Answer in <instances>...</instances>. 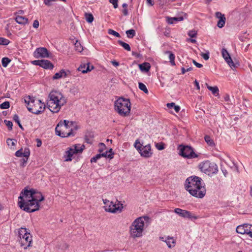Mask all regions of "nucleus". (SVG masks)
<instances>
[{
    "label": "nucleus",
    "instance_id": "46",
    "mask_svg": "<svg viewBox=\"0 0 252 252\" xmlns=\"http://www.w3.org/2000/svg\"><path fill=\"white\" fill-rule=\"evenodd\" d=\"M99 149L98 150V152L99 154H101L103 153V151L106 149L105 145L103 143H100L99 144Z\"/></svg>",
    "mask_w": 252,
    "mask_h": 252
},
{
    "label": "nucleus",
    "instance_id": "64",
    "mask_svg": "<svg viewBox=\"0 0 252 252\" xmlns=\"http://www.w3.org/2000/svg\"><path fill=\"white\" fill-rule=\"evenodd\" d=\"M249 229H250V231L252 232L250 234V237L252 238V225H250V226H248Z\"/></svg>",
    "mask_w": 252,
    "mask_h": 252
},
{
    "label": "nucleus",
    "instance_id": "12",
    "mask_svg": "<svg viewBox=\"0 0 252 252\" xmlns=\"http://www.w3.org/2000/svg\"><path fill=\"white\" fill-rule=\"evenodd\" d=\"M140 145V142L136 140L134 144V147L139 151L141 156L145 158H150L152 156L153 153L151 152V147L150 144H148L145 146H137V144Z\"/></svg>",
    "mask_w": 252,
    "mask_h": 252
},
{
    "label": "nucleus",
    "instance_id": "61",
    "mask_svg": "<svg viewBox=\"0 0 252 252\" xmlns=\"http://www.w3.org/2000/svg\"><path fill=\"white\" fill-rule=\"evenodd\" d=\"M194 84H195V85L197 89V90H199L200 89V87H199V83L197 81V80H195Z\"/></svg>",
    "mask_w": 252,
    "mask_h": 252
},
{
    "label": "nucleus",
    "instance_id": "48",
    "mask_svg": "<svg viewBox=\"0 0 252 252\" xmlns=\"http://www.w3.org/2000/svg\"><path fill=\"white\" fill-rule=\"evenodd\" d=\"M75 46L76 49L78 52H81L83 50V47L80 44V43H78L77 42L75 44Z\"/></svg>",
    "mask_w": 252,
    "mask_h": 252
},
{
    "label": "nucleus",
    "instance_id": "39",
    "mask_svg": "<svg viewBox=\"0 0 252 252\" xmlns=\"http://www.w3.org/2000/svg\"><path fill=\"white\" fill-rule=\"evenodd\" d=\"M139 88L142 91H143L145 94L148 93V90L145 86L143 83H139Z\"/></svg>",
    "mask_w": 252,
    "mask_h": 252
},
{
    "label": "nucleus",
    "instance_id": "15",
    "mask_svg": "<svg viewBox=\"0 0 252 252\" xmlns=\"http://www.w3.org/2000/svg\"><path fill=\"white\" fill-rule=\"evenodd\" d=\"M221 54L223 58L226 62V63H228V64L230 66V67L232 69L235 68V65L233 63L229 53L225 48L222 49Z\"/></svg>",
    "mask_w": 252,
    "mask_h": 252
},
{
    "label": "nucleus",
    "instance_id": "23",
    "mask_svg": "<svg viewBox=\"0 0 252 252\" xmlns=\"http://www.w3.org/2000/svg\"><path fill=\"white\" fill-rule=\"evenodd\" d=\"M184 19L183 16H180L178 17H166V21L169 24H173L174 22L182 21Z\"/></svg>",
    "mask_w": 252,
    "mask_h": 252
},
{
    "label": "nucleus",
    "instance_id": "3",
    "mask_svg": "<svg viewBox=\"0 0 252 252\" xmlns=\"http://www.w3.org/2000/svg\"><path fill=\"white\" fill-rule=\"evenodd\" d=\"M66 103V99L61 93L52 91L49 94L47 105L51 112L58 113Z\"/></svg>",
    "mask_w": 252,
    "mask_h": 252
},
{
    "label": "nucleus",
    "instance_id": "25",
    "mask_svg": "<svg viewBox=\"0 0 252 252\" xmlns=\"http://www.w3.org/2000/svg\"><path fill=\"white\" fill-rule=\"evenodd\" d=\"M139 67L142 71L148 72L151 68L150 64L149 63H144L139 64Z\"/></svg>",
    "mask_w": 252,
    "mask_h": 252
},
{
    "label": "nucleus",
    "instance_id": "8",
    "mask_svg": "<svg viewBox=\"0 0 252 252\" xmlns=\"http://www.w3.org/2000/svg\"><path fill=\"white\" fill-rule=\"evenodd\" d=\"M200 170L205 174L210 175L216 174L218 171L217 165L214 162L206 160L201 162L199 165Z\"/></svg>",
    "mask_w": 252,
    "mask_h": 252
},
{
    "label": "nucleus",
    "instance_id": "35",
    "mask_svg": "<svg viewBox=\"0 0 252 252\" xmlns=\"http://www.w3.org/2000/svg\"><path fill=\"white\" fill-rule=\"evenodd\" d=\"M126 34L128 38H132L135 35V31L130 29L126 31Z\"/></svg>",
    "mask_w": 252,
    "mask_h": 252
},
{
    "label": "nucleus",
    "instance_id": "9",
    "mask_svg": "<svg viewBox=\"0 0 252 252\" xmlns=\"http://www.w3.org/2000/svg\"><path fill=\"white\" fill-rule=\"evenodd\" d=\"M103 202L105 205L104 207L105 210L106 212L117 213H120L122 211L123 204L120 202H118V203H114L107 199H103Z\"/></svg>",
    "mask_w": 252,
    "mask_h": 252
},
{
    "label": "nucleus",
    "instance_id": "11",
    "mask_svg": "<svg viewBox=\"0 0 252 252\" xmlns=\"http://www.w3.org/2000/svg\"><path fill=\"white\" fill-rule=\"evenodd\" d=\"M178 150H179V155L184 158H193L198 157L190 146L180 145Z\"/></svg>",
    "mask_w": 252,
    "mask_h": 252
},
{
    "label": "nucleus",
    "instance_id": "53",
    "mask_svg": "<svg viewBox=\"0 0 252 252\" xmlns=\"http://www.w3.org/2000/svg\"><path fill=\"white\" fill-rule=\"evenodd\" d=\"M245 234H248L250 236L251 233H252L251 231H250V229H249L248 226H250V224H245Z\"/></svg>",
    "mask_w": 252,
    "mask_h": 252
},
{
    "label": "nucleus",
    "instance_id": "16",
    "mask_svg": "<svg viewBox=\"0 0 252 252\" xmlns=\"http://www.w3.org/2000/svg\"><path fill=\"white\" fill-rule=\"evenodd\" d=\"M215 16L217 18L219 19L217 23L218 27L220 28L223 27L226 20L224 15L221 14L220 12H217L215 13Z\"/></svg>",
    "mask_w": 252,
    "mask_h": 252
},
{
    "label": "nucleus",
    "instance_id": "31",
    "mask_svg": "<svg viewBox=\"0 0 252 252\" xmlns=\"http://www.w3.org/2000/svg\"><path fill=\"white\" fill-rule=\"evenodd\" d=\"M165 53L169 54V59L170 60V62L171 63L172 65H175V55H174V54L170 51H166L165 52Z\"/></svg>",
    "mask_w": 252,
    "mask_h": 252
},
{
    "label": "nucleus",
    "instance_id": "49",
    "mask_svg": "<svg viewBox=\"0 0 252 252\" xmlns=\"http://www.w3.org/2000/svg\"><path fill=\"white\" fill-rule=\"evenodd\" d=\"M156 147L158 150H163L165 148L164 145L163 143H160V144L157 143L156 145Z\"/></svg>",
    "mask_w": 252,
    "mask_h": 252
},
{
    "label": "nucleus",
    "instance_id": "54",
    "mask_svg": "<svg viewBox=\"0 0 252 252\" xmlns=\"http://www.w3.org/2000/svg\"><path fill=\"white\" fill-rule=\"evenodd\" d=\"M181 70H182V73L183 74H185L186 72L187 71H191L192 70V67H190L187 69H185L184 67H182L181 68Z\"/></svg>",
    "mask_w": 252,
    "mask_h": 252
},
{
    "label": "nucleus",
    "instance_id": "30",
    "mask_svg": "<svg viewBox=\"0 0 252 252\" xmlns=\"http://www.w3.org/2000/svg\"><path fill=\"white\" fill-rule=\"evenodd\" d=\"M245 224L243 225H239L236 228V232L238 233L241 234H245Z\"/></svg>",
    "mask_w": 252,
    "mask_h": 252
},
{
    "label": "nucleus",
    "instance_id": "1",
    "mask_svg": "<svg viewBox=\"0 0 252 252\" xmlns=\"http://www.w3.org/2000/svg\"><path fill=\"white\" fill-rule=\"evenodd\" d=\"M44 200L42 193L34 189H28L25 188L19 197L18 205L24 211L32 213L39 209V203Z\"/></svg>",
    "mask_w": 252,
    "mask_h": 252
},
{
    "label": "nucleus",
    "instance_id": "44",
    "mask_svg": "<svg viewBox=\"0 0 252 252\" xmlns=\"http://www.w3.org/2000/svg\"><path fill=\"white\" fill-rule=\"evenodd\" d=\"M209 52L207 51L206 53H201L200 56L206 61L208 60L209 58Z\"/></svg>",
    "mask_w": 252,
    "mask_h": 252
},
{
    "label": "nucleus",
    "instance_id": "24",
    "mask_svg": "<svg viewBox=\"0 0 252 252\" xmlns=\"http://www.w3.org/2000/svg\"><path fill=\"white\" fill-rule=\"evenodd\" d=\"M165 242L169 248H173L175 246V240L173 237H166Z\"/></svg>",
    "mask_w": 252,
    "mask_h": 252
},
{
    "label": "nucleus",
    "instance_id": "4",
    "mask_svg": "<svg viewBox=\"0 0 252 252\" xmlns=\"http://www.w3.org/2000/svg\"><path fill=\"white\" fill-rule=\"evenodd\" d=\"M77 129L75 122L64 120L60 121L56 127V134L61 137L74 135L73 131Z\"/></svg>",
    "mask_w": 252,
    "mask_h": 252
},
{
    "label": "nucleus",
    "instance_id": "59",
    "mask_svg": "<svg viewBox=\"0 0 252 252\" xmlns=\"http://www.w3.org/2000/svg\"><path fill=\"white\" fill-rule=\"evenodd\" d=\"M123 13L125 16H127L128 15V10L127 8H124L123 10Z\"/></svg>",
    "mask_w": 252,
    "mask_h": 252
},
{
    "label": "nucleus",
    "instance_id": "26",
    "mask_svg": "<svg viewBox=\"0 0 252 252\" xmlns=\"http://www.w3.org/2000/svg\"><path fill=\"white\" fill-rule=\"evenodd\" d=\"M205 85L206 86L207 89L212 92L213 94L215 96H218L219 95V90L217 86L211 87L209 86L207 83H206Z\"/></svg>",
    "mask_w": 252,
    "mask_h": 252
},
{
    "label": "nucleus",
    "instance_id": "7",
    "mask_svg": "<svg viewBox=\"0 0 252 252\" xmlns=\"http://www.w3.org/2000/svg\"><path fill=\"white\" fill-rule=\"evenodd\" d=\"M148 219L147 217H139L134 220L130 227V233L132 237H139L142 236L144 222Z\"/></svg>",
    "mask_w": 252,
    "mask_h": 252
},
{
    "label": "nucleus",
    "instance_id": "36",
    "mask_svg": "<svg viewBox=\"0 0 252 252\" xmlns=\"http://www.w3.org/2000/svg\"><path fill=\"white\" fill-rule=\"evenodd\" d=\"M204 139L208 145L210 146H213L215 145L213 140L211 138L210 136L206 135L204 137Z\"/></svg>",
    "mask_w": 252,
    "mask_h": 252
},
{
    "label": "nucleus",
    "instance_id": "33",
    "mask_svg": "<svg viewBox=\"0 0 252 252\" xmlns=\"http://www.w3.org/2000/svg\"><path fill=\"white\" fill-rule=\"evenodd\" d=\"M85 16L86 20L89 23H91L94 21V16L91 13H85Z\"/></svg>",
    "mask_w": 252,
    "mask_h": 252
},
{
    "label": "nucleus",
    "instance_id": "38",
    "mask_svg": "<svg viewBox=\"0 0 252 252\" xmlns=\"http://www.w3.org/2000/svg\"><path fill=\"white\" fill-rule=\"evenodd\" d=\"M17 142V141L15 139H8L7 140V144L9 147L12 148L14 146Z\"/></svg>",
    "mask_w": 252,
    "mask_h": 252
},
{
    "label": "nucleus",
    "instance_id": "55",
    "mask_svg": "<svg viewBox=\"0 0 252 252\" xmlns=\"http://www.w3.org/2000/svg\"><path fill=\"white\" fill-rule=\"evenodd\" d=\"M38 27H39V22L37 20H35L33 21V27L34 28L37 29Z\"/></svg>",
    "mask_w": 252,
    "mask_h": 252
},
{
    "label": "nucleus",
    "instance_id": "6",
    "mask_svg": "<svg viewBox=\"0 0 252 252\" xmlns=\"http://www.w3.org/2000/svg\"><path fill=\"white\" fill-rule=\"evenodd\" d=\"M130 102L128 99L120 97L115 102L114 109L120 116L126 117L130 113Z\"/></svg>",
    "mask_w": 252,
    "mask_h": 252
},
{
    "label": "nucleus",
    "instance_id": "62",
    "mask_svg": "<svg viewBox=\"0 0 252 252\" xmlns=\"http://www.w3.org/2000/svg\"><path fill=\"white\" fill-rule=\"evenodd\" d=\"M112 63L113 65H114L115 66H117L119 65V63L116 61H113Z\"/></svg>",
    "mask_w": 252,
    "mask_h": 252
},
{
    "label": "nucleus",
    "instance_id": "56",
    "mask_svg": "<svg viewBox=\"0 0 252 252\" xmlns=\"http://www.w3.org/2000/svg\"><path fill=\"white\" fill-rule=\"evenodd\" d=\"M55 0H44V3L48 6H50L52 5V2L54 1Z\"/></svg>",
    "mask_w": 252,
    "mask_h": 252
},
{
    "label": "nucleus",
    "instance_id": "19",
    "mask_svg": "<svg viewBox=\"0 0 252 252\" xmlns=\"http://www.w3.org/2000/svg\"><path fill=\"white\" fill-rule=\"evenodd\" d=\"M30 155V150L28 148L25 149L24 152H23L22 149H21L15 153V156L17 157L29 158Z\"/></svg>",
    "mask_w": 252,
    "mask_h": 252
},
{
    "label": "nucleus",
    "instance_id": "52",
    "mask_svg": "<svg viewBox=\"0 0 252 252\" xmlns=\"http://www.w3.org/2000/svg\"><path fill=\"white\" fill-rule=\"evenodd\" d=\"M197 34V33L195 31H189L188 33L189 36L191 37H196V35Z\"/></svg>",
    "mask_w": 252,
    "mask_h": 252
},
{
    "label": "nucleus",
    "instance_id": "37",
    "mask_svg": "<svg viewBox=\"0 0 252 252\" xmlns=\"http://www.w3.org/2000/svg\"><path fill=\"white\" fill-rule=\"evenodd\" d=\"M101 157L107 158L109 159H112L114 157V153L109 154L108 151H106L101 154Z\"/></svg>",
    "mask_w": 252,
    "mask_h": 252
},
{
    "label": "nucleus",
    "instance_id": "22",
    "mask_svg": "<svg viewBox=\"0 0 252 252\" xmlns=\"http://www.w3.org/2000/svg\"><path fill=\"white\" fill-rule=\"evenodd\" d=\"M93 68V66H92L91 68H90L89 63H87V64H81L80 66L78 68V70L79 71H81L82 73H85L88 72V71H90Z\"/></svg>",
    "mask_w": 252,
    "mask_h": 252
},
{
    "label": "nucleus",
    "instance_id": "28",
    "mask_svg": "<svg viewBox=\"0 0 252 252\" xmlns=\"http://www.w3.org/2000/svg\"><path fill=\"white\" fill-rule=\"evenodd\" d=\"M167 107L169 109L174 108L177 113L179 112L180 110V107L178 105H176L174 102L167 103Z\"/></svg>",
    "mask_w": 252,
    "mask_h": 252
},
{
    "label": "nucleus",
    "instance_id": "40",
    "mask_svg": "<svg viewBox=\"0 0 252 252\" xmlns=\"http://www.w3.org/2000/svg\"><path fill=\"white\" fill-rule=\"evenodd\" d=\"M13 120L18 125V126L22 129H23V127L20 123L19 116L17 114H15L13 116Z\"/></svg>",
    "mask_w": 252,
    "mask_h": 252
},
{
    "label": "nucleus",
    "instance_id": "58",
    "mask_svg": "<svg viewBox=\"0 0 252 252\" xmlns=\"http://www.w3.org/2000/svg\"><path fill=\"white\" fill-rule=\"evenodd\" d=\"M193 63L198 68H200L202 66V65L199 63H197L195 60H192Z\"/></svg>",
    "mask_w": 252,
    "mask_h": 252
},
{
    "label": "nucleus",
    "instance_id": "21",
    "mask_svg": "<svg viewBox=\"0 0 252 252\" xmlns=\"http://www.w3.org/2000/svg\"><path fill=\"white\" fill-rule=\"evenodd\" d=\"M15 21L19 24L25 25L28 22V19L25 17L17 15L14 18Z\"/></svg>",
    "mask_w": 252,
    "mask_h": 252
},
{
    "label": "nucleus",
    "instance_id": "41",
    "mask_svg": "<svg viewBox=\"0 0 252 252\" xmlns=\"http://www.w3.org/2000/svg\"><path fill=\"white\" fill-rule=\"evenodd\" d=\"M8 39L0 37V45H7L9 43Z\"/></svg>",
    "mask_w": 252,
    "mask_h": 252
},
{
    "label": "nucleus",
    "instance_id": "17",
    "mask_svg": "<svg viewBox=\"0 0 252 252\" xmlns=\"http://www.w3.org/2000/svg\"><path fill=\"white\" fill-rule=\"evenodd\" d=\"M75 152H76L75 148H72V147L68 148L67 150L65 151V155H64L65 161H71L72 160V157L75 154Z\"/></svg>",
    "mask_w": 252,
    "mask_h": 252
},
{
    "label": "nucleus",
    "instance_id": "20",
    "mask_svg": "<svg viewBox=\"0 0 252 252\" xmlns=\"http://www.w3.org/2000/svg\"><path fill=\"white\" fill-rule=\"evenodd\" d=\"M41 65L40 67L42 68L47 69H52L54 68L53 64L49 61L46 60H41Z\"/></svg>",
    "mask_w": 252,
    "mask_h": 252
},
{
    "label": "nucleus",
    "instance_id": "51",
    "mask_svg": "<svg viewBox=\"0 0 252 252\" xmlns=\"http://www.w3.org/2000/svg\"><path fill=\"white\" fill-rule=\"evenodd\" d=\"M118 0H109V2L113 5L115 8H117L118 6Z\"/></svg>",
    "mask_w": 252,
    "mask_h": 252
},
{
    "label": "nucleus",
    "instance_id": "14",
    "mask_svg": "<svg viewBox=\"0 0 252 252\" xmlns=\"http://www.w3.org/2000/svg\"><path fill=\"white\" fill-rule=\"evenodd\" d=\"M49 52L44 47H39L36 49L33 53L34 57L36 58H45L49 57Z\"/></svg>",
    "mask_w": 252,
    "mask_h": 252
},
{
    "label": "nucleus",
    "instance_id": "47",
    "mask_svg": "<svg viewBox=\"0 0 252 252\" xmlns=\"http://www.w3.org/2000/svg\"><path fill=\"white\" fill-rule=\"evenodd\" d=\"M101 157V154H97L95 156L91 159V162H96L97 160Z\"/></svg>",
    "mask_w": 252,
    "mask_h": 252
},
{
    "label": "nucleus",
    "instance_id": "50",
    "mask_svg": "<svg viewBox=\"0 0 252 252\" xmlns=\"http://www.w3.org/2000/svg\"><path fill=\"white\" fill-rule=\"evenodd\" d=\"M28 159V158H23L20 160V162H21L20 165L21 166L24 167L25 166L26 164L27 163Z\"/></svg>",
    "mask_w": 252,
    "mask_h": 252
},
{
    "label": "nucleus",
    "instance_id": "10",
    "mask_svg": "<svg viewBox=\"0 0 252 252\" xmlns=\"http://www.w3.org/2000/svg\"><path fill=\"white\" fill-rule=\"evenodd\" d=\"M19 236L21 239V245L24 247L25 249L31 246L32 242V236L28 232L26 228H21L19 231Z\"/></svg>",
    "mask_w": 252,
    "mask_h": 252
},
{
    "label": "nucleus",
    "instance_id": "34",
    "mask_svg": "<svg viewBox=\"0 0 252 252\" xmlns=\"http://www.w3.org/2000/svg\"><path fill=\"white\" fill-rule=\"evenodd\" d=\"M10 62H11V60L9 59L8 58L4 57L1 60L2 65L4 67H6Z\"/></svg>",
    "mask_w": 252,
    "mask_h": 252
},
{
    "label": "nucleus",
    "instance_id": "32",
    "mask_svg": "<svg viewBox=\"0 0 252 252\" xmlns=\"http://www.w3.org/2000/svg\"><path fill=\"white\" fill-rule=\"evenodd\" d=\"M118 42L121 46H122L126 51H130L131 48L128 44L125 43L122 40H118Z\"/></svg>",
    "mask_w": 252,
    "mask_h": 252
},
{
    "label": "nucleus",
    "instance_id": "45",
    "mask_svg": "<svg viewBox=\"0 0 252 252\" xmlns=\"http://www.w3.org/2000/svg\"><path fill=\"white\" fill-rule=\"evenodd\" d=\"M4 123L5 124L6 126L8 127V129L9 130H12V126H13V124H12V123L11 121L5 120L4 121Z\"/></svg>",
    "mask_w": 252,
    "mask_h": 252
},
{
    "label": "nucleus",
    "instance_id": "18",
    "mask_svg": "<svg viewBox=\"0 0 252 252\" xmlns=\"http://www.w3.org/2000/svg\"><path fill=\"white\" fill-rule=\"evenodd\" d=\"M70 73L68 70L62 69L60 72H57L53 77V79L56 80L61 78H65Z\"/></svg>",
    "mask_w": 252,
    "mask_h": 252
},
{
    "label": "nucleus",
    "instance_id": "13",
    "mask_svg": "<svg viewBox=\"0 0 252 252\" xmlns=\"http://www.w3.org/2000/svg\"><path fill=\"white\" fill-rule=\"evenodd\" d=\"M174 212L179 216L184 218H188L191 220H196L198 218L197 216L192 215L190 212L180 208L175 209Z\"/></svg>",
    "mask_w": 252,
    "mask_h": 252
},
{
    "label": "nucleus",
    "instance_id": "5",
    "mask_svg": "<svg viewBox=\"0 0 252 252\" xmlns=\"http://www.w3.org/2000/svg\"><path fill=\"white\" fill-rule=\"evenodd\" d=\"M24 101L27 104L28 110L33 114H40L45 109V105L44 103H42L40 100L36 99L30 95L26 96Z\"/></svg>",
    "mask_w": 252,
    "mask_h": 252
},
{
    "label": "nucleus",
    "instance_id": "2",
    "mask_svg": "<svg viewBox=\"0 0 252 252\" xmlns=\"http://www.w3.org/2000/svg\"><path fill=\"white\" fill-rule=\"evenodd\" d=\"M186 189L192 196L203 198L206 194V188L201 178L193 176L188 177L185 184Z\"/></svg>",
    "mask_w": 252,
    "mask_h": 252
},
{
    "label": "nucleus",
    "instance_id": "27",
    "mask_svg": "<svg viewBox=\"0 0 252 252\" xmlns=\"http://www.w3.org/2000/svg\"><path fill=\"white\" fill-rule=\"evenodd\" d=\"M94 135L92 132H89L85 135V141L89 144H92L93 142V138Z\"/></svg>",
    "mask_w": 252,
    "mask_h": 252
},
{
    "label": "nucleus",
    "instance_id": "63",
    "mask_svg": "<svg viewBox=\"0 0 252 252\" xmlns=\"http://www.w3.org/2000/svg\"><path fill=\"white\" fill-rule=\"evenodd\" d=\"M147 1L151 6H153L154 4L152 0H147Z\"/></svg>",
    "mask_w": 252,
    "mask_h": 252
},
{
    "label": "nucleus",
    "instance_id": "43",
    "mask_svg": "<svg viewBox=\"0 0 252 252\" xmlns=\"http://www.w3.org/2000/svg\"><path fill=\"white\" fill-rule=\"evenodd\" d=\"M108 32L109 34L113 35L117 37H120V34L117 32L114 31L112 29H109L108 31Z\"/></svg>",
    "mask_w": 252,
    "mask_h": 252
},
{
    "label": "nucleus",
    "instance_id": "60",
    "mask_svg": "<svg viewBox=\"0 0 252 252\" xmlns=\"http://www.w3.org/2000/svg\"><path fill=\"white\" fill-rule=\"evenodd\" d=\"M42 142L40 139H37V147H39L41 146Z\"/></svg>",
    "mask_w": 252,
    "mask_h": 252
},
{
    "label": "nucleus",
    "instance_id": "29",
    "mask_svg": "<svg viewBox=\"0 0 252 252\" xmlns=\"http://www.w3.org/2000/svg\"><path fill=\"white\" fill-rule=\"evenodd\" d=\"M71 147L72 148H75V150H76L75 154L82 153L85 148L84 145L80 144L73 145Z\"/></svg>",
    "mask_w": 252,
    "mask_h": 252
},
{
    "label": "nucleus",
    "instance_id": "57",
    "mask_svg": "<svg viewBox=\"0 0 252 252\" xmlns=\"http://www.w3.org/2000/svg\"><path fill=\"white\" fill-rule=\"evenodd\" d=\"M41 60H35L32 61V64L36 65H39L40 66L41 65Z\"/></svg>",
    "mask_w": 252,
    "mask_h": 252
},
{
    "label": "nucleus",
    "instance_id": "42",
    "mask_svg": "<svg viewBox=\"0 0 252 252\" xmlns=\"http://www.w3.org/2000/svg\"><path fill=\"white\" fill-rule=\"evenodd\" d=\"M10 107V104L8 101H5L0 105V108L2 109H8Z\"/></svg>",
    "mask_w": 252,
    "mask_h": 252
}]
</instances>
